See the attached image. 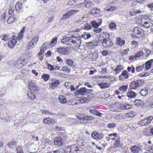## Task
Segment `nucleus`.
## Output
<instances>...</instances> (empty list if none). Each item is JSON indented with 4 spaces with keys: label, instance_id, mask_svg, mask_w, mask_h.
Instances as JSON below:
<instances>
[{
    "label": "nucleus",
    "instance_id": "51",
    "mask_svg": "<svg viewBox=\"0 0 153 153\" xmlns=\"http://www.w3.org/2000/svg\"><path fill=\"white\" fill-rule=\"evenodd\" d=\"M15 10L14 6L10 7L9 9V13L10 14H12Z\"/></svg>",
    "mask_w": 153,
    "mask_h": 153
},
{
    "label": "nucleus",
    "instance_id": "62",
    "mask_svg": "<svg viewBox=\"0 0 153 153\" xmlns=\"http://www.w3.org/2000/svg\"><path fill=\"white\" fill-rule=\"evenodd\" d=\"M22 31H20L18 34L17 38H16V39H18L19 40H20L22 38Z\"/></svg>",
    "mask_w": 153,
    "mask_h": 153
},
{
    "label": "nucleus",
    "instance_id": "25",
    "mask_svg": "<svg viewBox=\"0 0 153 153\" xmlns=\"http://www.w3.org/2000/svg\"><path fill=\"white\" fill-rule=\"evenodd\" d=\"M23 7L22 3L20 1H18L15 5V9L17 12H19Z\"/></svg>",
    "mask_w": 153,
    "mask_h": 153
},
{
    "label": "nucleus",
    "instance_id": "11",
    "mask_svg": "<svg viewBox=\"0 0 153 153\" xmlns=\"http://www.w3.org/2000/svg\"><path fill=\"white\" fill-rule=\"evenodd\" d=\"M16 42V37L15 36H13V38L10 40L8 42V46L9 48H12L14 47Z\"/></svg>",
    "mask_w": 153,
    "mask_h": 153
},
{
    "label": "nucleus",
    "instance_id": "3",
    "mask_svg": "<svg viewBox=\"0 0 153 153\" xmlns=\"http://www.w3.org/2000/svg\"><path fill=\"white\" fill-rule=\"evenodd\" d=\"M142 33V30L140 27H136L134 28L131 35L133 38H138L141 36Z\"/></svg>",
    "mask_w": 153,
    "mask_h": 153
},
{
    "label": "nucleus",
    "instance_id": "29",
    "mask_svg": "<svg viewBox=\"0 0 153 153\" xmlns=\"http://www.w3.org/2000/svg\"><path fill=\"white\" fill-rule=\"evenodd\" d=\"M90 112L97 116L100 117L102 115L101 113H100L95 109H91L90 111Z\"/></svg>",
    "mask_w": 153,
    "mask_h": 153
},
{
    "label": "nucleus",
    "instance_id": "45",
    "mask_svg": "<svg viewBox=\"0 0 153 153\" xmlns=\"http://www.w3.org/2000/svg\"><path fill=\"white\" fill-rule=\"evenodd\" d=\"M15 19H15L13 17H10L8 19L7 22L9 24H11L13 22Z\"/></svg>",
    "mask_w": 153,
    "mask_h": 153
},
{
    "label": "nucleus",
    "instance_id": "46",
    "mask_svg": "<svg viewBox=\"0 0 153 153\" xmlns=\"http://www.w3.org/2000/svg\"><path fill=\"white\" fill-rule=\"evenodd\" d=\"M140 93L141 95L145 96L148 94V90L146 89H142L140 91Z\"/></svg>",
    "mask_w": 153,
    "mask_h": 153
},
{
    "label": "nucleus",
    "instance_id": "44",
    "mask_svg": "<svg viewBox=\"0 0 153 153\" xmlns=\"http://www.w3.org/2000/svg\"><path fill=\"white\" fill-rule=\"evenodd\" d=\"M79 98L80 99H79V101L81 103L85 102L88 100V99L85 97H83Z\"/></svg>",
    "mask_w": 153,
    "mask_h": 153
},
{
    "label": "nucleus",
    "instance_id": "2",
    "mask_svg": "<svg viewBox=\"0 0 153 153\" xmlns=\"http://www.w3.org/2000/svg\"><path fill=\"white\" fill-rule=\"evenodd\" d=\"M124 109V107L120 103L117 102L110 106V109L111 111L120 112L121 110Z\"/></svg>",
    "mask_w": 153,
    "mask_h": 153
},
{
    "label": "nucleus",
    "instance_id": "41",
    "mask_svg": "<svg viewBox=\"0 0 153 153\" xmlns=\"http://www.w3.org/2000/svg\"><path fill=\"white\" fill-rule=\"evenodd\" d=\"M145 65L144 64L140 65L136 68V71L137 72H140L143 70L144 68Z\"/></svg>",
    "mask_w": 153,
    "mask_h": 153
},
{
    "label": "nucleus",
    "instance_id": "32",
    "mask_svg": "<svg viewBox=\"0 0 153 153\" xmlns=\"http://www.w3.org/2000/svg\"><path fill=\"white\" fill-rule=\"evenodd\" d=\"M117 44L120 46H122L125 44V41L123 40H121L120 38L117 39Z\"/></svg>",
    "mask_w": 153,
    "mask_h": 153
},
{
    "label": "nucleus",
    "instance_id": "1",
    "mask_svg": "<svg viewBox=\"0 0 153 153\" xmlns=\"http://www.w3.org/2000/svg\"><path fill=\"white\" fill-rule=\"evenodd\" d=\"M61 42L64 44L71 46L72 49L74 50L79 48L81 41L80 36H72L70 37L64 36Z\"/></svg>",
    "mask_w": 153,
    "mask_h": 153
},
{
    "label": "nucleus",
    "instance_id": "53",
    "mask_svg": "<svg viewBox=\"0 0 153 153\" xmlns=\"http://www.w3.org/2000/svg\"><path fill=\"white\" fill-rule=\"evenodd\" d=\"M116 9V8L114 6H108L107 7V11H112L115 10Z\"/></svg>",
    "mask_w": 153,
    "mask_h": 153
},
{
    "label": "nucleus",
    "instance_id": "55",
    "mask_svg": "<svg viewBox=\"0 0 153 153\" xmlns=\"http://www.w3.org/2000/svg\"><path fill=\"white\" fill-rule=\"evenodd\" d=\"M116 26V25L114 23H111L109 25L110 28L113 30H114L115 29Z\"/></svg>",
    "mask_w": 153,
    "mask_h": 153
},
{
    "label": "nucleus",
    "instance_id": "52",
    "mask_svg": "<svg viewBox=\"0 0 153 153\" xmlns=\"http://www.w3.org/2000/svg\"><path fill=\"white\" fill-rule=\"evenodd\" d=\"M16 144L15 142H10L8 144V146L10 148H13Z\"/></svg>",
    "mask_w": 153,
    "mask_h": 153
},
{
    "label": "nucleus",
    "instance_id": "12",
    "mask_svg": "<svg viewBox=\"0 0 153 153\" xmlns=\"http://www.w3.org/2000/svg\"><path fill=\"white\" fill-rule=\"evenodd\" d=\"M91 135L93 138L96 140H100L103 137V134L102 133L98 132H94L92 133Z\"/></svg>",
    "mask_w": 153,
    "mask_h": 153
},
{
    "label": "nucleus",
    "instance_id": "24",
    "mask_svg": "<svg viewBox=\"0 0 153 153\" xmlns=\"http://www.w3.org/2000/svg\"><path fill=\"white\" fill-rule=\"evenodd\" d=\"M141 149V147L139 146H134L131 147V150L134 153H138Z\"/></svg>",
    "mask_w": 153,
    "mask_h": 153
},
{
    "label": "nucleus",
    "instance_id": "43",
    "mask_svg": "<svg viewBox=\"0 0 153 153\" xmlns=\"http://www.w3.org/2000/svg\"><path fill=\"white\" fill-rule=\"evenodd\" d=\"M94 6V3L90 1L87 2L85 4V7L88 8H89Z\"/></svg>",
    "mask_w": 153,
    "mask_h": 153
},
{
    "label": "nucleus",
    "instance_id": "54",
    "mask_svg": "<svg viewBox=\"0 0 153 153\" xmlns=\"http://www.w3.org/2000/svg\"><path fill=\"white\" fill-rule=\"evenodd\" d=\"M120 141L119 139L116 140V142L114 143V145L115 148L119 147L120 144Z\"/></svg>",
    "mask_w": 153,
    "mask_h": 153
},
{
    "label": "nucleus",
    "instance_id": "30",
    "mask_svg": "<svg viewBox=\"0 0 153 153\" xmlns=\"http://www.w3.org/2000/svg\"><path fill=\"white\" fill-rule=\"evenodd\" d=\"M130 87L131 89H136L138 88L135 81L131 82L130 85Z\"/></svg>",
    "mask_w": 153,
    "mask_h": 153
},
{
    "label": "nucleus",
    "instance_id": "18",
    "mask_svg": "<svg viewBox=\"0 0 153 153\" xmlns=\"http://www.w3.org/2000/svg\"><path fill=\"white\" fill-rule=\"evenodd\" d=\"M62 139L61 137L56 138L54 140V143L56 145L61 146L63 144Z\"/></svg>",
    "mask_w": 153,
    "mask_h": 153
},
{
    "label": "nucleus",
    "instance_id": "31",
    "mask_svg": "<svg viewBox=\"0 0 153 153\" xmlns=\"http://www.w3.org/2000/svg\"><path fill=\"white\" fill-rule=\"evenodd\" d=\"M57 37H55L53 38L51 42L50 45L51 47H53L55 46L57 42Z\"/></svg>",
    "mask_w": 153,
    "mask_h": 153
},
{
    "label": "nucleus",
    "instance_id": "34",
    "mask_svg": "<svg viewBox=\"0 0 153 153\" xmlns=\"http://www.w3.org/2000/svg\"><path fill=\"white\" fill-rule=\"evenodd\" d=\"M42 113V114H48L50 115H57L56 113H51L50 112L46 110H41Z\"/></svg>",
    "mask_w": 153,
    "mask_h": 153
},
{
    "label": "nucleus",
    "instance_id": "47",
    "mask_svg": "<svg viewBox=\"0 0 153 153\" xmlns=\"http://www.w3.org/2000/svg\"><path fill=\"white\" fill-rule=\"evenodd\" d=\"M143 51H141L138 52L136 54H135V56H136V58L138 57H139L143 55Z\"/></svg>",
    "mask_w": 153,
    "mask_h": 153
},
{
    "label": "nucleus",
    "instance_id": "26",
    "mask_svg": "<svg viewBox=\"0 0 153 153\" xmlns=\"http://www.w3.org/2000/svg\"><path fill=\"white\" fill-rule=\"evenodd\" d=\"M58 99L60 102L62 104L66 103L67 102V100L65 97L60 95L59 96Z\"/></svg>",
    "mask_w": 153,
    "mask_h": 153
},
{
    "label": "nucleus",
    "instance_id": "56",
    "mask_svg": "<svg viewBox=\"0 0 153 153\" xmlns=\"http://www.w3.org/2000/svg\"><path fill=\"white\" fill-rule=\"evenodd\" d=\"M129 49L128 48H127L125 50H123L122 51L121 53L123 55H127L128 53V51H129Z\"/></svg>",
    "mask_w": 153,
    "mask_h": 153
},
{
    "label": "nucleus",
    "instance_id": "35",
    "mask_svg": "<svg viewBox=\"0 0 153 153\" xmlns=\"http://www.w3.org/2000/svg\"><path fill=\"white\" fill-rule=\"evenodd\" d=\"M128 87V85H123L119 88L118 90L119 91H122L123 93H125Z\"/></svg>",
    "mask_w": 153,
    "mask_h": 153
},
{
    "label": "nucleus",
    "instance_id": "28",
    "mask_svg": "<svg viewBox=\"0 0 153 153\" xmlns=\"http://www.w3.org/2000/svg\"><path fill=\"white\" fill-rule=\"evenodd\" d=\"M127 95L129 98H132L136 97V94L135 92L130 91L127 92Z\"/></svg>",
    "mask_w": 153,
    "mask_h": 153
},
{
    "label": "nucleus",
    "instance_id": "8",
    "mask_svg": "<svg viewBox=\"0 0 153 153\" xmlns=\"http://www.w3.org/2000/svg\"><path fill=\"white\" fill-rule=\"evenodd\" d=\"M25 59L22 57L18 58L15 62V65L16 67L18 68H20L23 67Z\"/></svg>",
    "mask_w": 153,
    "mask_h": 153
},
{
    "label": "nucleus",
    "instance_id": "48",
    "mask_svg": "<svg viewBox=\"0 0 153 153\" xmlns=\"http://www.w3.org/2000/svg\"><path fill=\"white\" fill-rule=\"evenodd\" d=\"M0 37L1 38V39L2 40L4 41H6L7 40L9 39V38L8 37L7 35L4 34H2L1 35Z\"/></svg>",
    "mask_w": 153,
    "mask_h": 153
},
{
    "label": "nucleus",
    "instance_id": "20",
    "mask_svg": "<svg viewBox=\"0 0 153 153\" xmlns=\"http://www.w3.org/2000/svg\"><path fill=\"white\" fill-rule=\"evenodd\" d=\"M98 23L96 22L95 21H93L91 22V25L92 27L94 28H96L101 25L102 22V19H98Z\"/></svg>",
    "mask_w": 153,
    "mask_h": 153
},
{
    "label": "nucleus",
    "instance_id": "10",
    "mask_svg": "<svg viewBox=\"0 0 153 153\" xmlns=\"http://www.w3.org/2000/svg\"><path fill=\"white\" fill-rule=\"evenodd\" d=\"M51 80L52 82L50 85V87L52 89H54L58 86L60 83L59 80L54 79H51Z\"/></svg>",
    "mask_w": 153,
    "mask_h": 153
},
{
    "label": "nucleus",
    "instance_id": "15",
    "mask_svg": "<svg viewBox=\"0 0 153 153\" xmlns=\"http://www.w3.org/2000/svg\"><path fill=\"white\" fill-rule=\"evenodd\" d=\"M76 10H72L69 11L63 15L62 18L63 19H66L68 18L71 16L75 13Z\"/></svg>",
    "mask_w": 153,
    "mask_h": 153
},
{
    "label": "nucleus",
    "instance_id": "59",
    "mask_svg": "<svg viewBox=\"0 0 153 153\" xmlns=\"http://www.w3.org/2000/svg\"><path fill=\"white\" fill-rule=\"evenodd\" d=\"M47 67L48 69L51 71L54 70V67L50 64H48V65Z\"/></svg>",
    "mask_w": 153,
    "mask_h": 153
},
{
    "label": "nucleus",
    "instance_id": "61",
    "mask_svg": "<svg viewBox=\"0 0 153 153\" xmlns=\"http://www.w3.org/2000/svg\"><path fill=\"white\" fill-rule=\"evenodd\" d=\"M102 30V29L100 28H96L94 29V31L96 33H98L100 32Z\"/></svg>",
    "mask_w": 153,
    "mask_h": 153
},
{
    "label": "nucleus",
    "instance_id": "50",
    "mask_svg": "<svg viewBox=\"0 0 153 153\" xmlns=\"http://www.w3.org/2000/svg\"><path fill=\"white\" fill-rule=\"evenodd\" d=\"M127 70L129 72H131L132 73H134L135 72L134 67L133 66L131 67H128L127 68Z\"/></svg>",
    "mask_w": 153,
    "mask_h": 153
},
{
    "label": "nucleus",
    "instance_id": "23",
    "mask_svg": "<svg viewBox=\"0 0 153 153\" xmlns=\"http://www.w3.org/2000/svg\"><path fill=\"white\" fill-rule=\"evenodd\" d=\"M43 122L45 124L50 125L54 123V120L49 117H48L44 119Z\"/></svg>",
    "mask_w": 153,
    "mask_h": 153
},
{
    "label": "nucleus",
    "instance_id": "58",
    "mask_svg": "<svg viewBox=\"0 0 153 153\" xmlns=\"http://www.w3.org/2000/svg\"><path fill=\"white\" fill-rule=\"evenodd\" d=\"M17 153H24L21 147L19 146L16 148Z\"/></svg>",
    "mask_w": 153,
    "mask_h": 153
},
{
    "label": "nucleus",
    "instance_id": "4",
    "mask_svg": "<svg viewBox=\"0 0 153 153\" xmlns=\"http://www.w3.org/2000/svg\"><path fill=\"white\" fill-rule=\"evenodd\" d=\"M39 39V37L37 36L34 37L28 44L27 48L28 50L32 49L34 48L37 45Z\"/></svg>",
    "mask_w": 153,
    "mask_h": 153
},
{
    "label": "nucleus",
    "instance_id": "38",
    "mask_svg": "<svg viewBox=\"0 0 153 153\" xmlns=\"http://www.w3.org/2000/svg\"><path fill=\"white\" fill-rule=\"evenodd\" d=\"M122 76H124L125 79H128L129 76L128 74V72L126 70L124 71L122 73L121 75L119 76V77H121Z\"/></svg>",
    "mask_w": 153,
    "mask_h": 153
},
{
    "label": "nucleus",
    "instance_id": "14",
    "mask_svg": "<svg viewBox=\"0 0 153 153\" xmlns=\"http://www.w3.org/2000/svg\"><path fill=\"white\" fill-rule=\"evenodd\" d=\"M94 119L93 117L91 116H85L80 118V121L82 123H86L87 121L92 120Z\"/></svg>",
    "mask_w": 153,
    "mask_h": 153
},
{
    "label": "nucleus",
    "instance_id": "60",
    "mask_svg": "<svg viewBox=\"0 0 153 153\" xmlns=\"http://www.w3.org/2000/svg\"><path fill=\"white\" fill-rule=\"evenodd\" d=\"M147 151L150 152V153H153V146H149L146 149Z\"/></svg>",
    "mask_w": 153,
    "mask_h": 153
},
{
    "label": "nucleus",
    "instance_id": "5",
    "mask_svg": "<svg viewBox=\"0 0 153 153\" xmlns=\"http://www.w3.org/2000/svg\"><path fill=\"white\" fill-rule=\"evenodd\" d=\"M142 25L146 28H150L153 25V21L149 19H142Z\"/></svg>",
    "mask_w": 153,
    "mask_h": 153
},
{
    "label": "nucleus",
    "instance_id": "22",
    "mask_svg": "<svg viewBox=\"0 0 153 153\" xmlns=\"http://www.w3.org/2000/svg\"><path fill=\"white\" fill-rule=\"evenodd\" d=\"M134 104L138 107H141L144 105L145 103L144 102L140 100H136L134 101Z\"/></svg>",
    "mask_w": 153,
    "mask_h": 153
},
{
    "label": "nucleus",
    "instance_id": "9",
    "mask_svg": "<svg viewBox=\"0 0 153 153\" xmlns=\"http://www.w3.org/2000/svg\"><path fill=\"white\" fill-rule=\"evenodd\" d=\"M29 89L31 92L34 93H37L38 91V87L36 86L34 82L32 81H30L28 83Z\"/></svg>",
    "mask_w": 153,
    "mask_h": 153
},
{
    "label": "nucleus",
    "instance_id": "37",
    "mask_svg": "<svg viewBox=\"0 0 153 153\" xmlns=\"http://www.w3.org/2000/svg\"><path fill=\"white\" fill-rule=\"evenodd\" d=\"M42 78L44 79L45 81L46 82L49 80L50 76L49 74H44L42 75Z\"/></svg>",
    "mask_w": 153,
    "mask_h": 153
},
{
    "label": "nucleus",
    "instance_id": "64",
    "mask_svg": "<svg viewBox=\"0 0 153 153\" xmlns=\"http://www.w3.org/2000/svg\"><path fill=\"white\" fill-rule=\"evenodd\" d=\"M115 126L116 124L114 123H109L108 125V127L110 128H113L115 127Z\"/></svg>",
    "mask_w": 153,
    "mask_h": 153
},
{
    "label": "nucleus",
    "instance_id": "36",
    "mask_svg": "<svg viewBox=\"0 0 153 153\" xmlns=\"http://www.w3.org/2000/svg\"><path fill=\"white\" fill-rule=\"evenodd\" d=\"M122 66L121 65H118L115 69L114 71L116 74H119L121 71L122 68Z\"/></svg>",
    "mask_w": 153,
    "mask_h": 153
},
{
    "label": "nucleus",
    "instance_id": "42",
    "mask_svg": "<svg viewBox=\"0 0 153 153\" xmlns=\"http://www.w3.org/2000/svg\"><path fill=\"white\" fill-rule=\"evenodd\" d=\"M100 12V10L97 8L93 9L91 11V13L93 15H94Z\"/></svg>",
    "mask_w": 153,
    "mask_h": 153
},
{
    "label": "nucleus",
    "instance_id": "40",
    "mask_svg": "<svg viewBox=\"0 0 153 153\" xmlns=\"http://www.w3.org/2000/svg\"><path fill=\"white\" fill-rule=\"evenodd\" d=\"M33 92H28L27 94V96L32 100L36 98Z\"/></svg>",
    "mask_w": 153,
    "mask_h": 153
},
{
    "label": "nucleus",
    "instance_id": "39",
    "mask_svg": "<svg viewBox=\"0 0 153 153\" xmlns=\"http://www.w3.org/2000/svg\"><path fill=\"white\" fill-rule=\"evenodd\" d=\"M62 71L66 73H68L71 71V69L67 66H63L62 68Z\"/></svg>",
    "mask_w": 153,
    "mask_h": 153
},
{
    "label": "nucleus",
    "instance_id": "63",
    "mask_svg": "<svg viewBox=\"0 0 153 153\" xmlns=\"http://www.w3.org/2000/svg\"><path fill=\"white\" fill-rule=\"evenodd\" d=\"M71 84L70 82H66L65 83V86L67 88H69L71 87Z\"/></svg>",
    "mask_w": 153,
    "mask_h": 153
},
{
    "label": "nucleus",
    "instance_id": "13",
    "mask_svg": "<svg viewBox=\"0 0 153 153\" xmlns=\"http://www.w3.org/2000/svg\"><path fill=\"white\" fill-rule=\"evenodd\" d=\"M114 44L110 40H107L106 39H104L103 40L102 43V45L103 46L106 48H108L111 47Z\"/></svg>",
    "mask_w": 153,
    "mask_h": 153
},
{
    "label": "nucleus",
    "instance_id": "27",
    "mask_svg": "<svg viewBox=\"0 0 153 153\" xmlns=\"http://www.w3.org/2000/svg\"><path fill=\"white\" fill-rule=\"evenodd\" d=\"M153 63V59H151L146 62L145 64V66L147 69H149L151 68L152 64Z\"/></svg>",
    "mask_w": 153,
    "mask_h": 153
},
{
    "label": "nucleus",
    "instance_id": "57",
    "mask_svg": "<svg viewBox=\"0 0 153 153\" xmlns=\"http://www.w3.org/2000/svg\"><path fill=\"white\" fill-rule=\"evenodd\" d=\"M126 116L127 117H134V115L132 112H129L126 113Z\"/></svg>",
    "mask_w": 153,
    "mask_h": 153
},
{
    "label": "nucleus",
    "instance_id": "21",
    "mask_svg": "<svg viewBox=\"0 0 153 153\" xmlns=\"http://www.w3.org/2000/svg\"><path fill=\"white\" fill-rule=\"evenodd\" d=\"M98 85L102 89H105L110 86V84L108 83L103 82L98 83Z\"/></svg>",
    "mask_w": 153,
    "mask_h": 153
},
{
    "label": "nucleus",
    "instance_id": "6",
    "mask_svg": "<svg viewBox=\"0 0 153 153\" xmlns=\"http://www.w3.org/2000/svg\"><path fill=\"white\" fill-rule=\"evenodd\" d=\"M86 88H82L75 92V96L77 98H81L84 97L87 94Z\"/></svg>",
    "mask_w": 153,
    "mask_h": 153
},
{
    "label": "nucleus",
    "instance_id": "33",
    "mask_svg": "<svg viewBox=\"0 0 153 153\" xmlns=\"http://www.w3.org/2000/svg\"><path fill=\"white\" fill-rule=\"evenodd\" d=\"M138 88L142 86L144 83V81L142 79H139L135 81Z\"/></svg>",
    "mask_w": 153,
    "mask_h": 153
},
{
    "label": "nucleus",
    "instance_id": "16",
    "mask_svg": "<svg viewBox=\"0 0 153 153\" xmlns=\"http://www.w3.org/2000/svg\"><path fill=\"white\" fill-rule=\"evenodd\" d=\"M70 153H79V150L78 146L75 145L71 146L70 147Z\"/></svg>",
    "mask_w": 153,
    "mask_h": 153
},
{
    "label": "nucleus",
    "instance_id": "19",
    "mask_svg": "<svg viewBox=\"0 0 153 153\" xmlns=\"http://www.w3.org/2000/svg\"><path fill=\"white\" fill-rule=\"evenodd\" d=\"M97 45V43L95 40H92L87 43L88 47L89 48H94V47Z\"/></svg>",
    "mask_w": 153,
    "mask_h": 153
},
{
    "label": "nucleus",
    "instance_id": "7",
    "mask_svg": "<svg viewBox=\"0 0 153 153\" xmlns=\"http://www.w3.org/2000/svg\"><path fill=\"white\" fill-rule=\"evenodd\" d=\"M153 119V117L149 116L146 119L140 121L138 124L139 125L145 126L148 125Z\"/></svg>",
    "mask_w": 153,
    "mask_h": 153
},
{
    "label": "nucleus",
    "instance_id": "49",
    "mask_svg": "<svg viewBox=\"0 0 153 153\" xmlns=\"http://www.w3.org/2000/svg\"><path fill=\"white\" fill-rule=\"evenodd\" d=\"M65 62L69 65L72 66L74 61L72 60L67 59L65 60Z\"/></svg>",
    "mask_w": 153,
    "mask_h": 153
},
{
    "label": "nucleus",
    "instance_id": "17",
    "mask_svg": "<svg viewBox=\"0 0 153 153\" xmlns=\"http://www.w3.org/2000/svg\"><path fill=\"white\" fill-rule=\"evenodd\" d=\"M56 51L59 54H61L62 55H65L67 54L68 51L64 48H57L56 49Z\"/></svg>",
    "mask_w": 153,
    "mask_h": 153
}]
</instances>
